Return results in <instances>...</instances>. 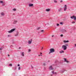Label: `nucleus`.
I'll return each instance as SVG.
<instances>
[{"label":"nucleus","instance_id":"obj_1","mask_svg":"<svg viewBox=\"0 0 76 76\" xmlns=\"http://www.w3.org/2000/svg\"><path fill=\"white\" fill-rule=\"evenodd\" d=\"M68 45L67 44H66L65 45H63L62 46V48H63L64 50H66L67 49V47Z\"/></svg>","mask_w":76,"mask_h":76},{"label":"nucleus","instance_id":"obj_2","mask_svg":"<svg viewBox=\"0 0 76 76\" xmlns=\"http://www.w3.org/2000/svg\"><path fill=\"white\" fill-rule=\"evenodd\" d=\"M50 52H49V54H50L52 53H54L55 52V50L54 48H51L50 50Z\"/></svg>","mask_w":76,"mask_h":76},{"label":"nucleus","instance_id":"obj_3","mask_svg":"<svg viewBox=\"0 0 76 76\" xmlns=\"http://www.w3.org/2000/svg\"><path fill=\"white\" fill-rule=\"evenodd\" d=\"M16 29V28H14L12 29L10 31H8V33H12V32H13L14 31H15Z\"/></svg>","mask_w":76,"mask_h":76},{"label":"nucleus","instance_id":"obj_4","mask_svg":"<svg viewBox=\"0 0 76 76\" xmlns=\"http://www.w3.org/2000/svg\"><path fill=\"white\" fill-rule=\"evenodd\" d=\"M61 31L62 32L64 33L67 32V30H66V29H61Z\"/></svg>","mask_w":76,"mask_h":76},{"label":"nucleus","instance_id":"obj_5","mask_svg":"<svg viewBox=\"0 0 76 76\" xmlns=\"http://www.w3.org/2000/svg\"><path fill=\"white\" fill-rule=\"evenodd\" d=\"M71 19H74L76 21V16L73 15L71 17Z\"/></svg>","mask_w":76,"mask_h":76},{"label":"nucleus","instance_id":"obj_6","mask_svg":"<svg viewBox=\"0 0 76 76\" xmlns=\"http://www.w3.org/2000/svg\"><path fill=\"white\" fill-rule=\"evenodd\" d=\"M0 3H2V6H5V3L3 2V1H0Z\"/></svg>","mask_w":76,"mask_h":76},{"label":"nucleus","instance_id":"obj_7","mask_svg":"<svg viewBox=\"0 0 76 76\" xmlns=\"http://www.w3.org/2000/svg\"><path fill=\"white\" fill-rule=\"evenodd\" d=\"M49 69L50 70H54V68H53L52 66H50L49 68Z\"/></svg>","mask_w":76,"mask_h":76},{"label":"nucleus","instance_id":"obj_8","mask_svg":"<svg viewBox=\"0 0 76 76\" xmlns=\"http://www.w3.org/2000/svg\"><path fill=\"white\" fill-rule=\"evenodd\" d=\"M64 11H66V10L67 9V5H65L64 6Z\"/></svg>","mask_w":76,"mask_h":76},{"label":"nucleus","instance_id":"obj_9","mask_svg":"<svg viewBox=\"0 0 76 76\" xmlns=\"http://www.w3.org/2000/svg\"><path fill=\"white\" fill-rule=\"evenodd\" d=\"M34 5L32 4H28V6L29 7H32Z\"/></svg>","mask_w":76,"mask_h":76},{"label":"nucleus","instance_id":"obj_10","mask_svg":"<svg viewBox=\"0 0 76 76\" xmlns=\"http://www.w3.org/2000/svg\"><path fill=\"white\" fill-rule=\"evenodd\" d=\"M18 22V21L17 20H14V22H13V24H16Z\"/></svg>","mask_w":76,"mask_h":76},{"label":"nucleus","instance_id":"obj_11","mask_svg":"<svg viewBox=\"0 0 76 76\" xmlns=\"http://www.w3.org/2000/svg\"><path fill=\"white\" fill-rule=\"evenodd\" d=\"M64 62H66V63H69V61H67V59L66 58H64Z\"/></svg>","mask_w":76,"mask_h":76},{"label":"nucleus","instance_id":"obj_12","mask_svg":"<svg viewBox=\"0 0 76 76\" xmlns=\"http://www.w3.org/2000/svg\"><path fill=\"white\" fill-rule=\"evenodd\" d=\"M21 54L22 56H23V57H24V53L23 52H21Z\"/></svg>","mask_w":76,"mask_h":76},{"label":"nucleus","instance_id":"obj_13","mask_svg":"<svg viewBox=\"0 0 76 76\" xmlns=\"http://www.w3.org/2000/svg\"><path fill=\"white\" fill-rule=\"evenodd\" d=\"M31 42H32V39L31 40V41L28 40V43L29 44H31Z\"/></svg>","mask_w":76,"mask_h":76},{"label":"nucleus","instance_id":"obj_14","mask_svg":"<svg viewBox=\"0 0 76 76\" xmlns=\"http://www.w3.org/2000/svg\"><path fill=\"white\" fill-rule=\"evenodd\" d=\"M46 12H49V11H50V9L48 8L46 10Z\"/></svg>","mask_w":76,"mask_h":76},{"label":"nucleus","instance_id":"obj_15","mask_svg":"<svg viewBox=\"0 0 76 76\" xmlns=\"http://www.w3.org/2000/svg\"><path fill=\"white\" fill-rule=\"evenodd\" d=\"M69 40H67V41H64V43H66L67 42H69Z\"/></svg>","mask_w":76,"mask_h":76},{"label":"nucleus","instance_id":"obj_16","mask_svg":"<svg viewBox=\"0 0 76 76\" xmlns=\"http://www.w3.org/2000/svg\"><path fill=\"white\" fill-rule=\"evenodd\" d=\"M64 71H66V70H64V69H62L61 70V72L62 73H64Z\"/></svg>","mask_w":76,"mask_h":76},{"label":"nucleus","instance_id":"obj_17","mask_svg":"<svg viewBox=\"0 0 76 76\" xmlns=\"http://www.w3.org/2000/svg\"><path fill=\"white\" fill-rule=\"evenodd\" d=\"M60 53H64V52L63 50H61V51L59 52Z\"/></svg>","mask_w":76,"mask_h":76},{"label":"nucleus","instance_id":"obj_18","mask_svg":"<svg viewBox=\"0 0 76 76\" xmlns=\"http://www.w3.org/2000/svg\"><path fill=\"white\" fill-rule=\"evenodd\" d=\"M18 34H19V33H18V32H17V34H15V37L18 36Z\"/></svg>","mask_w":76,"mask_h":76},{"label":"nucleus","instance_id":"obj_19","mask_svg":"<svg viewBox=\"0 0 76 76\" xmlns=\"http://www.w3.org/2000/svg\"><path fill=\"white\" fill-rule=\"evenodd\" d=\"M61 9H62V8H59L58 9V12H61Z\"/></svg>","mask_w":76,"mask_h":76},{"label":"nucleus","instance_id":"obj_20","mask_svg":"<svg viewBox=\"0 0 76 76\" xmlns=\"http://www.w3.org/2000/svg\"><path fill=\"white\" fill-rule=\"evenodd\" d=\"M4 13L3 12H2L1 13V15H2V16H4Z\"/></svg>","mask_w":76,"mask_h":76},{"label":"nucleus","instance_id":"obj_21","mask_svg":"<svg viewBox=\"0 0 76 76\" xmlns=\"http://www.w3.org/2000/svg\"><path fill=\"white\" fill-rule=\"evenodd\" d=\"M40 28H41L40 27H38L37 28V30H39V29H40Z\"/></svg>","mask_w":76,"mask_h":76},{"label":"nucleus","instance_id":"obj_22","mask_svg":"<svg viewBox=\"0 0 76 76\" xmlns=\"http://www.w3.org/2000/svg\"><path fill=\"white\" fill-rule=\"evenodd\" d=\"M41 32H44V30H41Z\"/></svg>","mask_w":76,"mask_h":76},{"label":"nucleus","instance_id":"obj_23","mask_svg":"<svg viewBox=\"0 0 76 76\" xmlns=\"http://www.w3.org/2000/svg\"><path fill=\"white\" fill-rule=\"evenodd\" d=\"M16 67H15L14 69V70H15L16 69Z\"/></svg>","mask_w":76,"mask_h":76},{"label":"nucleus","instance_id":"obj_24","mask_svg":"<svg viewBox=\"0 0 76 76\" xmlns=\"http://www.w3.org/2000/svg\"><path fill=\"white\" fill-rule=\"evenodd\" d=\"M60 36L61 37H63V35L61 34V35Z\"/></svg>","mask_w":76,"mask_h":76},{"label":"nucleus","instance_id":"obj_25","mask_svg":"<svg viewBox=\"0 0 76 76\" xmlns=\"http://www.w3.org/2000/svg\"><path fill=\"white\" fill-rule=\"evenodd\" d=\"M9 66H12V64H9Z\"/></svg>","mask_w":76,"mask_h":76},{"label":"nucleus","instance_id":"obj_26","mask_svg":"<svg viewBox=\"0 0 76 76\" xmlns=\"http://www.w3.org/2000/svg\"><path fill=\"white\" fill-rule=\"evenodd\" d=\"M1 50H2L3 49V47H2L1 48Z\"/></svg>","mask_w":76,"mask_h":76},{"label":"nucleus","instance_id":"obj_27","mask_svg":"<svg viewBox=\"0 0 76 76\" xmlns=\"http://www.w3.org/2000/svg\"><path fill=\"white\" fill-rule=\"evenodd\" d=\"M18 70H20V67H19L18 68Z\"/></svg>","mask_w":76,"mask_h":76},{"label":"nucleus","instance_id":"obj_28","mask_svg":"<svg viewBox=\"0 0 76 76\" xmlns=\"http://www.w3.org/2000/svg\"><path fill=\"white\" fill-rule=\"evenodd\" d=\"M52 73H53V74H54V71H52Z\"/></svg>","mask_w":76,"mask_h":76},{"label":"nucleus","instance_id":"obj_29","mask_svg":"<svg viewBox=\"0 0 76 76\" xmlns=\"http://www.w3.org/2000/svg\"><path fill=\"white\" fill-rule=\"evenodd\" d=\"M16 9H13V10H14V11H16Z\"/></svg>","mask_w":76,"mask_h":76},{"label":"nucleus","instance_id":"obj_30","mask_svg":"<svg viewBox=\"0 0 76 76\" xmlns=\"http://www.w3.org/2000/svg\"><path fill=\"white\" fill-rule=\"evenodd\" d=\"M60 24L61 25H63V23H62V22H60Z\"/></svg>","mask_w":76,"mask_h":76},{"label":"nucleus","instance_id":"obj_31","mask_svg":"<svg viewBox=\"0 0 76 76\" xmlns=\"http://www.w3.org/2000/svg\"><path fill=\"white\" fill-rule=\"evenodd\" d=\"M75 22L73 21L72 22V23H75Z\"/></svg>","mask_w":76,"mask_h":76},{"label":"nucleus","instance_id":"obj_32","mask_svg":"<svg viewBox=\"0 0 76 76\" xmlns=\"http://www.w3.org/2000/svg\"><path fill=\"white\" fill-rule=\"evenodd\" d=\"M54 3H57V1L54 0Z\"/></svg>","mask_w":76,"mask_h":76},{"label":"nucleus","instance_id":"obj_33","mask_svg":"<svg viewBox=\"0 0 76 76\" xmlns=\"http://www.w3.org/2000/svg\"><path fill=\"white\" fill-rule=\"evenodd\" d=\"M56 74H57L56 72H54V73L53 74L54 75H56Z\"/></svg>","mask_w":76,"mask_h":76},{"label":"nucleus","instance_id":"obj_34","mask_svg":"<svg viewBox=\"0 0 76 76\" xmlns=\"http://www.w3.org/2000/svg\"><path fill=\"white\" fill-rule=\"evenodd\" d=\"M28 51L29 52H30V51H31V49H29L28 50Z\"/></svg>","mask_w":76,"mask_h":76},{"label":"nucleus","instance_id":"obj_35","mask_svg":"<svg viewBox=\"0 0 76 76\" xmlns=\"http://www.w3.org/2000/svg\"><path fill=\"white\" fill-rule=\"evenodd\" d=\"M43 66H45V63L43 64Z\"/></svg>","mask_w":76,"mask_h":76},{"label":"nucleus","instance_id":"obj_36","mask_svg":"<svg viewBox=\"0 0 76 76\" xmlns=\"http://www.w3.org/2000/svg\"><path fill=\"white\" fill-rule=\"evenodd\" d=\"M60 2H61V3H62L63 2V0H61Z\"/></svg>","mask_w":76,"mask_h":76},{"label":"nucleus","instance_id":"obj_37","mask_svg":"<svg viewBox=\"0 0 76 76\" xmlns=\"http://www.w3.org/2000/svg\"><path fill=\"white\" fill-rule=\"evenodd\" d=\"M57 26H59V24H57Z\"/></svg>","mask_w":76,"mask_h":76},{"label":"nucleus","instance_id":"obj_38","mask_svg":"<svg viewBox=\"0 0 76 76\" xmlns=\"http://www.w3.org/2000/svg\"><path fill=\"white\" fill-rule=\"evenodd\" d=\"M18 66H20V65L19 64H18Z\"/></svg>","mask_w":76,"mask_h":76},{"label":"nucleus","instance_id":"obj_39","mask_svg":"<svg viewBox=\"0 0 76 76\" xmlns=\"http://www.w3.org/2000/svg\"><path fill=\"white\" fill-rule=\"evenodd\" d=\"M57 61H55V63H57Z\"/></svg>","mask_w":76,"mask_h":76},{"label":"nucleus","instance_id":"obj_40","mask_svg":"<svg viewBox=\"0 0 76 76\" xmlns=\"http://www.w3.org/2000/svg\"><path fill=\"white\" fill-rule=\"evenodd\" d=\"M31 67H32V69H33V67H32V65H31Z\"/></svg>","mask_w":76,"mask_h":76},{"label":"nucleus","instance_id":"obj_41","mask_svg":"<svg viewBox=\"0 0 76 76\" xmlns=\"http://www.w3.org/2000/svg\"><path fill=\"white\" fill-rule=\"evenodd\" d=\"M8 57H9L10 56V55H8Z\"/></svg>","mask_w":76,"mask_h":76},{"label":"nucleus","instance_id":"obj_42","mask_svg":"<svg viewBox=\"0 0 76 76\" xmlns=\"http://www.w3.org/2000/svg\"><path fill=\"white\" fill-rule=\"evenodd\" d=\"M54 37V35H52V37Z\"/></svg>","mask_w":76,"mask_h":76},{"label":"nucleus","instance_id":"obj_43","mask_svg":"<svg viewBox=\"0 0 76 76\" xmlns=\"http://www.w3.org/2000/svg\"><path fill=\"white\" fill-rule=\"evenodd\" d=\"M12 44H14V42H12Z\"/></svg>","mask_w":76,"mask_h":76},{"label":"nucleus","instance_id":"obj_44","mask_svg":"<svg viewBox=\"0 0 76 76\" xmlns=\"http://www.w3.org/2000/svg\"><path fill=\"white\" fill-rule=\"evenodd\" d=\"M75 47H76V44L75 45Z\"/></svg>","mask_w":76,"mask_h":76},{"label":"nucleus","instance_id":"obj_45","mask_svg":"<svg viewBox=\"0 0 76 76\" xmlns=\"http://www.w3.org/2000/svg\"><path fill=\"white\" fill-rule=\"evenodd\" d=\"M40 54H42V53H40Z\"/></svg>","mask_w":76,"mask_h":76},{"label":"nucleus","instance_id":"obj_46","mask_svg":"<svg viewBox=\"0 0 76 76\" xmlns=\"http://www.w3.org/2000/svg\"><path fill=\"white\" fill-rule=\"evenodd\" d=\"M10 36L9 35H8V37H10Z\"/></svg>","mask_w":76,"mask_h":76},{"label":"nucleus","instance_id":"obj_47","mask_svg":"<svg viewBox=\"0 0 76 76\" xmlns=\"http://www.w3.org/2000/svg\"><path fill=\"white\" fill-rule=\"evenodd\" d=\"M19 49H20V47L19 48Z\"/></svg>","mask_w":76,"mask_h":76},{"label":"nucleus","instance_id":"obj_48","mask_svg":"<svg viewBox=\"0 0 76 76\" xmlns=\"http://www.w3.org/2000/svg\"><path fill=\"white\" fill-rule=\"evenodd\" d=\"M42 48H42L41 49V50H42Z\"/></svg>","mask_w":76,"mask_h":76},{"label":"nucleus","instance_id":"obj_49","mask_svg":"<svg viewBox=\"0 0 76 76\" xmlns=\"http://www.w3.org/2000/svg\"><path fill=\"white\" fill-rule=\"evenodd\" d=\"M50 61H48V62H49Z\"/></svg>","mask_w":76,"mask_h":76},{"label":"nucleus","instance_id":"obj_50","mask_svg":"<svg viewBox=\"0 0 76 76\" xmlns=\"http://www.w3.org/2000/svg\"><path fill=\"white\" fill-rule=\"evenodd\" d=\"M40 56H42V55H40Z\"/></svg>","mask_w":76,"mask_h":76},{"label":"nucleus","instance_id":"obj_51","mask_svg":"<svg viewBox=\"0 0 76 76\" xmlns=\"http://www.w3.org/2000/svg\"><path fill=\"white\" fill-rule=\"evenodd\" d=\"M0 50H1V48H0Z\"/></svg>","mask_w":76,"mask_h":76}]
</instances>
